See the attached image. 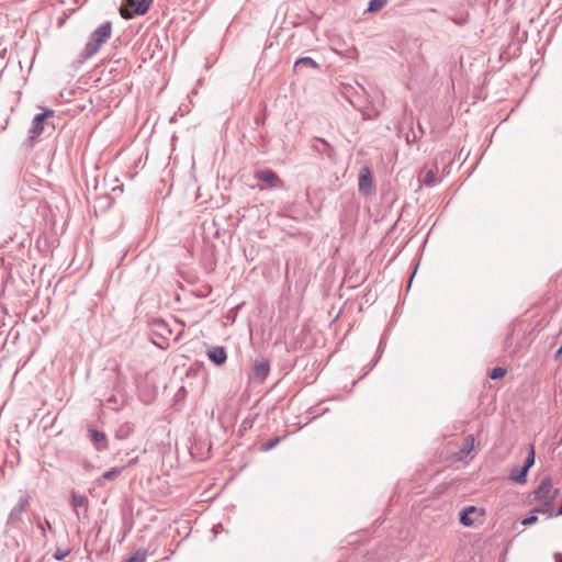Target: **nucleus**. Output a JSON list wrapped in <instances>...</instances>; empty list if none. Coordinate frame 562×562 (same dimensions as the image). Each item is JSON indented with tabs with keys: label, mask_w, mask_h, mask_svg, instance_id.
<instances>
[{
	"label": "nucleus",
	"mask_w": 562,
	"mask_h": 562,
	"mask_svg": "<svg viewBox=\"0 0 562 562\" xmlns=\"http://www.w3.org/2000/svg\"><path fill=\"white\" fill-rule=\"evenodd\" d=\"M184 323L180 318H151L149 323V336L154 345L160 349H167L171 341L180 340L183 334Z\"/></svg>",
	"instance_id": "f257e3e1"
},
{
	"label": "nucleus",
	"mask_w": 562,
	"mask_h": 562,
	"mask_svg": "<svg viewBox=\"0 0 562 562\" xmlns=\"http://www.w3.org/2000/svg\"><path fill=\"white\" fill-rule=\"evenodd\" d=\"M55 115V111L52 109H45L44 112L36 114L31 123V127L29 128L27 138L23 142V147L31 151L35 147L36 143L40 140V137L45 132L47 127L54 130V124L48 122V119Z\"/></svg>",
	"instance_id": "f03ea898"
},
{
	"label": "nucleus",
	"mask_w": 562,
	"mask_h": 562,
	"mask_svg": "<svg viewBox=\"0 0 562 562\" xmlns=\"http://www.w3.org/2000/svg\"><path fill=\"white\" fill-rule=\"evenodd\" d=\"M112 35V23L106 21L98 26L91 34L85 47V58H90L98 53L100 47L108 42Z\"/></svg>",
	"instance_id": "7ed1b4c3"
},
{
	"label": "nucleus",
	"mask_w": 562,
	"mask_h": 562,
	"mask_svg": "<svg viewBox=\"0 0 562 562\" xmlns=\"http://www.w3.org/2000/svg\"><path fill=\"white\" fill-rule=\"evenodd\" d=\"M126 8H121L120 13L123 19L131 20L135 15H144L148 12L153 0H125Z\"/></svg>",
	"instance_id": "20e7f679"
},
{
	"label": "nucleus",
	"mask_w": 562,
	"mask_h": 562,
	"mask_svg": "<svg viewBox=\"0 0 562 562\" xmlns=\"http://www.w3.org/2000/svg\"><path fill=\"white\" fill-rule=\"evenodd\" d=\"M254 177L259 181L266 182L269 189H285V182L271 169L257 170Z\"/></svg>",
	"instance_id": "39448f33"
},
{
	"label": "nucleus",
	"mask_w": 562,
	"mask_h": 562,
	"mask_svg": "<svg viewBox=\"0 0 562 562\" xmlns=\"http://www.w3.org/2000/svg\"><path fill=\"white\" fill-rule=\"evenodd\" d=\"M30 501V496L27 494H22L19 498L18 504L11 509L7 525L10 527H16L22 521V514L25 510Z\"/></svg>",
	"instance_id": "423d86ee"
},
{
	"label": "nucleus",
	"mask_w": 562,
	"mask_h": 562,
	"mask_svg": "<svg viewBox=\"0 0 562 562\" xmlns=\"http://www.w3.org/2000/svg\"><path fill=\"white\" fill-rule=\"evenodd\" d=\"M270 373V362L265 358H257L252 363L251 379L262 383Z\"/></svg>",
	"instance_id": "0eeeda50"
},
{
	"label": "nucleus",
	"mask_w": 562,
	"mask_h": 562,
	"mask_svg": "<svg viewBox=\"0 0 562 562\" xmlns=\"http://www.w3.org/2000/svg\"><path fill=\"white\" fill-rule=\"evenodd\" d=\"M359 192L362 194H370L373 189V179L369 167H363L360 170L358 179Z\"/></svg>",
	"instance_id": "6e6552de"
},
{
	"label": "nucleus",
	"mask_w": 562,
	"mask_h": 562,
	"mask_svg": "<svg viewBox=\"0 0 562 562\" xmlns=\"http://www.w3.org/2000/svg\"><path fill=\"white\" fill-rule=\"evenodd\" d=\"M209 360L217 367L223 366L227 361L226 349L222 346H211L206 350Z\"/></svg>",
	"instance_id": "1a4fd4ad"
},
{
	"label": "nucleus",
	"mask_w": 562,
	"mask_h": 562,
	"mask_svg": "<svg viewBox=\"0 0 562 562\" xmlns=\"http://www.w3.org/2000/svg\"><path fill=\"white\" fill-rule=\"evenodd\" d=\"M474 515H476L479 517H482L483 516V510L479 509L475 506H468V507L463 508L460 512V515H459L460 516V518H459L460 522L463 526H467V527L474 526V524H475Z\"/></svg>",
	"instance_id": "9d476101"
},
{
	"label": "nucleus",
	"mask_w": 562,
	"mask_h": 562,
	"mask_svg": "<svg viewBox=\"0 0 562 562\" xmlns=\"http://www.w3.org/2000/svg\"><path fill=\"white\" fill-rule=\"evenodd\" d=\"M312 149L315 150L316 153H318L319 155H325L327 156L328 158H331L333 157V154H334V148L331 147V145L324 138H319V137H314L312 139V145H311Z\"/></svg>",
	"instance_id": "9b49d317"
},
{
	"label": "nucleus",
	"mask_w": 562,
	"mask_h": 562,
	"mask_svg": "<svg viewBox=\"0 0 562 562\" xmlns=\"http://www.w3.org/2000/svg\"><path fill=\"white\" fill-rule=\"evenodd\" d=\"M551 490H552V481L550 477H544L539 486L537 487V490L533 492L535 494V498L539 499V501H546L548 495L551 494Z\"/></svg>",
	"instance_id": "f8f14e48"
},
{
	"label": "nucleus",
	"mask_w": 562,
	"mask_h": 562,
	"mask_svg": "<svg viewBox=\"0 0 562 562\" xmlns=\"http://www.w3.org/2000/svg\"><path fill=\"white\" fill-rule=\"evenodd\" d=\"M303 69H314L318 70L319 65L311 57H301L294 63V70L301 71Z\"/></svg>",
	"instance_id": "ddd939ff"
},
{
	"label": "nucleus",
	"mask_w": 562,
	"mask_h": 562,
	"mask_svg": "<svg viewBox=\"0 0 562 562\" xmlns=\"http://www.w3.org/2000/svg\"><path fill=\"white\" fill-rule=\"evenodd\" d=\"M71 506L77 510V516H79L78 508H88V498L85 495L77 494L76 492H71L70 495Z\"/></svg>",
	"instance_id": "4468645a"
},
{
	"label": "nucleus",
	"mask_w": 562,
	"mask_h": 562,
	"mask_svg": "<svg viewBox=\"0 0 562 562\" xmlns=\"http://www.w3.org/2000/svg\"><path fill=\"white\" fill-rule=\"evenodd\" d=\"M134 431V425L130 422H125L119 426L115 431V437L120 440L127 439Z\"/></svg>",
	"instance_id": "2eb2a0df"
},
{
	"label": "nucleus",
	"mask_w": 562,
	"mask_h": 562,
	"mask_svg": "<svg viewBox=\"0 0 562 562\" xmlns=\"http://www.w3.org/2000/svg\"><path fill=\"white\" fill-rule=\"evenodd\" d=\"M527 475L528 471L524 468H514L510 471L509 479L515 483L524 484L527 482Z\"/></svg>",
	"instance_id": "dca6fc26"
},
{
	"label": "nucleus",
	"mask_w": 562,
	"mask_h": 562,
	"mask_svg": "<svg viewBox=\"0 0 562 562\" xmlns=\"http://www.w3.org/2000/svg\"><path fill=\"white\" fill-rule=\"evenodd\" d=\"M473 448H474V437L472 435H469L464 438V440L462 442V446L460 448V454L462 457L469 456L470 452L473 450Z\"/></svg>",
	"instance_id": "f3484780"
},
{
	"label": "nucleus",
	"mask_w": 562,
	"mask_h": 562,
	"mask_svg": "<svg viewBox=\"0 0 562 562\" xmlns=\"http://www.w3.org/2000/svg\"><path fill=\"white\" fill-rule=\"evenodd\" d=\"M387 1L389 0H370L366 12L376 13L387 4Z\"/></svg>",
	"instance_id": "a211bd4d"
},
{
	"label": "nucleus",
	"mask_w": 562,
	"mask_h": 562,
	"mask_svg": "<svg viewBox=\"0 0 562 562\" xmlns=\"http://www.w3.org/2000/svg\"><path fill=\"white\" fill-rule=\"evenodd\" d=\"M553 506L552 504V497H547L546 501L542 502L539 506H536L532 510V513L538 514H548L549 509Z\"/></svg>",
	"instance_id": "6ab92c4d"
},
{
	"label": "nucleus",
	"mask_w": 562,
	"mask_h": 562,
	"mask_svg": "<svg viewBox=\"0 0 562 562\" xmlns=\"http://www.w3.org/2000/svg\"><path fill=\"white\" fill-rule=\"evenodd\" d=\"M361 113H362V117L363 120H375L378 119L379 116V111H376L374 108H363V109H360Z\"/></svg>",
	"instance_id": "aec40b11"
},
{
	"label": "nucleus",
	"mask_w": 562,
	"mask_h": 562,
	"mask_svg": "<svg viewBox=\"0 0 562 562\" xmlns=\"http://www.w3.org/2000/svg\"><path fill=\"white\" fill-rule=\"evenodd\" d=\"M147 557V550L138 549L127 560L130 562H145Z\"/></svg>",
	"instance_id": "412c9836"
},
{
	"label": "nucleus",
	"mask_w": 562,
	"mask_h": 562,
	"mask_svg": "<svg viewBox=\"0 0 562 562\" xmlns=\"http://www.w3.org/2000/svg\"><path fill=\"white\" fill-rule=\"evenodd\" d=\"M280 441H281L280 437L271 438L261 445L260 450L269 451V450L273 449Z\"/></svg>",
	"instance_id": "4be33fe9"
},
{
	"label": "nucleus",
	"mask_w": 562,
	"mask_h": 562,
	"mask_svg": "<svg viewBox=\"0 0 562 562\" xmlns=\"http://www.w3.org/2000/svg\"><path fill=\"white\" fill-rule=\"evenodd\" d=\"M507 370L503 367H495L488 374L492 380L502 379L506 374Z\"/></svg>",
	"instance_id": "5701e85b"
},
{
	"label": "nucleus",
	"mask_w": 562,
	"mask_h": 562,
	"mask_svg": "<svg viewBox=\"0 0 562 562\" xmlns=\"http://www.w3.org/2000/svg\"><path fill=\"white\" fill-rule=\"evenodd\" d=\"M533 464H535V450L531 447L528 456L525 459L524 465L521 468H524L525 470H527L529 472L530 468Z\"/></svg>",
	"instance_id": "b1692460"
},
{
	"label": "nucleus",
	"mask_w": 562,
	"mask_h": 562,
	"mask_svg": "<svg viewBox=\"0 0 562 562\" xmlns=\"http://www.w3.org/2000/svg\"><path fill=\"white\" fill-rule=\"evenodd\" d=\"M90 436H91V439L97 443L104 442L106 440L105 434L103 431H100L97 429L90 430Z\"/></svg>",
	"instance_id": "393cba45"
},
{
	"label": "nucleus",
	"mask_w": 562,
	"mask_h": 562,
	"mask_svg": "<svg viewBox=\"0 0 562 562\" xmlns=\"http://www.w3.org/2000/svg\"><path fill=\"white\" fill-rule=\"evenodd\" d=\"M436 181H437L436 172L434 170H428L425 176V179H424L425 184L428 187H432V186H435Z\"/></svg>",
	"instance_id": "a878e982"
},
{
	"label": "nucleus",
	"mask_w": 562,
	"mask_h": 562,
	"mask_svg": "<svg viewBox=\"0 0 562 562\" xmlns=\"http://www.w3.org/2000/svg\"><path fill=\"white\" fill-rule=\"evenodd\" d=\"M121 473V469L120 468H112L111 470L109 471H105L103 474H102V479L104 480H113L115 479L116 476H119Z\"/></svg>",
	"instance_id": "bb28decb"
},
{
	"label": "nucleus",
	"mask_w": 562,
	"mask_h": 562,
	"mask_svg": "<svg viewBox=\"0 0 562 562\" xmlns=\"http://www.w3.org/2000/svg\"><path fill=\"white\" fill-rule=\"evenodd\" d=\"M69 553V550H61L58 548L53 557L57 561H63Z\"/></svg>",
	"instance_id": "cd10ccee"
},
{
	"label": "nucleus",
	"mask_w": 562,
	"mask_h": 562,
	"mask_svg": "<svg viewBox=\"0 0 562 562\" xmlns=\"http://www.w3.org/2000/svg\"><path fill=\"white\" fill-rule=\"evenodd\" d=\"M537 520H538V517L536 515H530V516L524 518L521 524L525 526H529V525L537 522Z\"/></svg>",
	"instance_id": "c85d7f7f"
},
{
	"label": "nucleus",
	"mask_w": 562,
	"mask_h": 562,
	"mask_svg": "<svg viewBox=\"0 0 562 562\" xmlns=\"http://www.w3.org/2000/svg\"><path fill=\"white\" fill-rule=\"evenodd\" d=\"M560 495V490L559 488H552L551 490V494L548 495V497H552V504H554L555 499L558 498V496Z\"/></svg>",
	"instance_id": "c756f323"
},
{
	"label": "nucleus",
	"mask_w": 562,
	"mask_h": 562,
	"mask_svg": "<svg viewBox=\"0 0 562 562\" xmlns=\"http://www.w3.org/2000/svg\"><path fill=\"white\" fill-rule=\"evenodd\" d=\"M561 515H562V503L560 504L558 510L555 513H549L548 517L553 518V517H559Z\"/></svg>",
	"instance_id": "7c9ffc66"
},
{
	"label": "nucleus",
	"mask_w": 562,
	"mask_h": 562,
	"mask_svg": "<svg viewBox=\"0 0 562 562\" xmlns=\"http://www.w3.org/2000/svg\"><path fill=\"white\" fill-rule=\"evenodd\" d=\"M562 355V345L559 347V349L554 352V360H558Z\"/></svg>",
	"instance_id": "2f4dec72"
},
{
	"label": "nucleus",
	"mask_w": 562,
	"mask_h": 562,
	"mask_svg": "<svg viewBox=\"0 0 562 562\" xmlns=\"http://www.w3.org/2000/svg\"><path fill=\"white\" fill-rule=\"evenodd\" d=\"M553 558L555 562H562V553L555 552Z\"/></svg>",
	"instance_id": "473e14b6"
},
{
	"label": "nucleus",
	"mask_w": 562,
	"mask_h": 562,
	"mask_svg": "<svg viewBox=\"0 0 562 562\" xmlns=\"http://www.w3.org/2000/svg\"><path fill=\"white\" fill-rule=\"evenodd\" d=\"M220 529H222V525H221V524L213 526L212 531H213L215 535H217V532L220 531Z\"/></svg>",
	"instance_id": "72a5a7b5"
},
{
	"label": "nucleus",
	"mask_w": 562,
	"mask_h": 562,
	"mask_svg": "<svg viewBox=\"0 0 562 562\" xmlns=\"http://www.w3.org/2000/svg\"><path fill=\"white\" fill-rule=\"evenodd\" d=\"M255 123H256V125H257V126H259V125L263 124V119H261V117L257 116V117L255 119Z\"/></svg>",
	"instance_id": "f704fd0d"
},
{
	"label": "nucleus",
	"mask_w": 562,
	"mask_h": 562,
	"mask_svg": "<svg viewBox=\"0 0 562 562\" xmlns=\"http://www.w3.org/2000/svg\"><path fill=\"white\" fill-rule=\"evenodd\" d=\"M38 528L42 529L43 533L45 532V528H47V525H45L44 522H38L37 524Z\"/></svg>",
	"instance_id": "c9c22d12"
},
{
	"label": "nucleus",
	"mask_w": 562,
	"mask_h": 562,
	"mask_svg": "<svg viewBox=\"0 0 562 562\" xmlns=\"http://www.w3.org/2000/svg\"><path fill=\"white\" fill-rule=\"evenodd\" d=\"M515 330H516V327L513 329L512 334L506 338V344H508V342H509V340H512V339H513L514 334H515Z\"/></svg>",
	"instance_id": "e433bc0d"
},
{
	"label": "nucleus",
	"mask_w": 562,
	"mask_h": 562,
	"mask_svg": "<svg viewBox=\"0 0 562 562\" xmlns=\"http://www.w3.org/2000/svg\"><path fill=\"white\" fill-rule=\"evenodd\" d=\"M379 359H380V357L375 358V359L372 361V363H371V366H370V370H371V369H372V368L378 363Z\"/></svg>",
	"instance_id": "4c0bfd02"
},
{
	"label": "nucleus",
	"mask_w": 562,
	"mask_h": 562,
	"mask_svg": "<svg viewBox=\"0 0 562 562\" xmlns=\"http://www.w3.org/2000/svg\"><path fill=\"white\" fill-rule=\"evenodd\" d=\"M44 524L47 525L48 530H50V531L53 530V528H52V526H50L48 520H45Z\"/></svg>",
	"instance_id": "58836bf2"
},
{
	"label": "nucleus",
	"mask_w": 562,
	"mask_h": 562,
	"mask_svg": "<svg viewBox=\"0 0 562 562\" xmlns=\"http://www.w3.org/2000/svg\"><path fill=\"white\" fill-rule=\"evenodd\" d=\"M416 138V136L414 135V138L413 137H409V135H407V143H411V142H414Z\"/></svg>",
	"instance_id": "ea45409f"
},
{
	"label": "nucleus",
	"mask_w": 562,
	"mask_h": 562,
	"mask_svg": "<svg viewBox=\"0 0 562 562\" xmlns=\"http://www.w3.org/2000/svg\"><path fill=\"white\" fill-rule=\"evenodd\" d=\"M416 138V136L414 135V138L413 137H409V135H407V143H411V142H414Z\"/></svg>",
	"instance_id": "a19ab883"
},
{
	"label": "nucleus",
	"mask_w": 562,
	"mask_h": 562,
	"mask_svg": "<svg viewBox=\"0 0 562 562\" xmlns=\"http://www.w3.org/2000/svg\"><path fill=\"white\" fill-rule=\"evenodd\" d=\"M383 344H384V337L381 338L379 348H382Z\"/></svg>",
	"instance_id": "79ce46f5"
},
{
	"label": "nucleus",
	"mask_w": 562,
	"mask_h": 562,
	"mask_svg": "<svg viewBox=\"0 0 562 562\" xmlns=\"http://www.w3.org/2000/svg\"><path fill=\"white\" fill-rule=\"evenodd\" d=\"M13 322L10 323L11 326H15L18 324V321H14V318H11Z\"/></svg>",
	"instance_id": "37998d69"
},
{
	"label": "nucleus",
	"mask_w": 562,
	"mask_h": 562,
	"mask_svg": "<svg viewBox=\"0 0 562 562\" xmlns=\"http://www.w3.org/2000/svg\"><path fill=\"white\" fill-rule=\"evenodd\" d=\"M123 562H130V561L126 559V560H125V561H123Z\"/></svg>",
	"instance_id": "c03bdc74"
}]
</instances>
